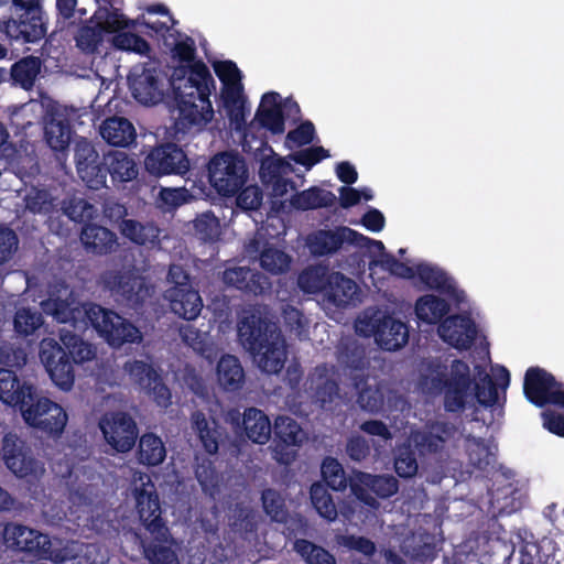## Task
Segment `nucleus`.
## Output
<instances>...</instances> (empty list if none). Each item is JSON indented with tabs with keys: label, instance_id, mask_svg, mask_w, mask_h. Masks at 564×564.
Instances as JSON below:
<instances>
[{
	"label": "nucleus",
	"instance_id": "obj_57",
	"mask_svg": "<svg viewBox=\"0 0 564 564\" xmlns=\"http://www.w3.org/2000/svg\"><path fill=\"white\" fill-rule=\"evenodd\" d=\"M62 341L67 348V354L73 364L80 365L94 359L95 350L93 346L84 341L80 337L76 335H64L62 336Z\"/></svg>",
	"mask_w": 564,
	"mask_h": 564
},
{
	"label": "nucleus",
	"instance_id": "obj_42",
	"mask_svg": "<svg viewBox=\"0 0 564 564\" xmlns=\"http://www.w3.org/2000/svg\"><path fill=\"white\" fill-rule=\"evenodd\" d=\"M354 387L357 390L356 402L362 411L377 414L383 409L384 394L378 384H368V378L361 375L354 377Z\"/></svg>",
	"mask_w": 564,
	"mask_h": 564
},
{
	"label": "nucleus",
	"instance_id": "obj_53",
	"mask_svg": "<svg viewBox=\"0 0 564 564\" xmlns=\"http://www.w3.org/2000/svg\"><path fill=\"white\" fill-rule=\"evenodd\" d=\"M76 45L85 53H95L104 41V32L97 22L89 21L80 25L75 35Z\"/></svg>",
	"mask_w": 564,
	"mask_h": 564
},
{
	"label": "nucleus",
	"instance_id": "obj_8",
	"mask_svg": "<svg viewBox=\"0 0 564 564\" xmlns=\"http://www.w3.org/2000/svg\"><path fill=\"white\" fill-rule=\"evenodd\" d=\"M19 411L24 422L46 436L57 437L67 424L66 411L34 388L31 400H25Z\"/></svg>",
	"mask_w": 564,
	"mask_h": 564
},
{
	"label": "nucleus",
	"instance_id": "obj_63",
	"mask_svg": "<svg viewBox=\"0 0 564 564\" xmlns=\"http://www.w3.org/2000/svg\"><path fill=\"white\" fill-rule=\"evenodd\" d=\"M345 452L349 459L361 463L368 458L371 448L369 442L364 436L352 435L346 442Z\"/></svg>",
	"mask_w": 564,
	"mask_h": 564
},
{
	"label": "nucleus",
	"instance_id": "obj_34",
	"mask_svg": "<svg viewBox=\"0 0 564 564\" xmlns=\"http://www.w3.org/2000/svg\"><path fill=\"white\" fill-rule=\"evenodd\" d=\"M101 3V1H97ZM104 6H100L93 14L91 22H97L104 34H117L119 31L126 29H133L135 21L128 19L118 8H115L112 0L109 3L102 1Z\"/></svg>",
	"mask_w": 564,
	"mask_h": 564
},
{
	"label": "nucleus",
	"instance_id": "obj_45",
	"mask_svg": "<svg viewBox=\"0 0 564 564\" xmlns=\"http://www.w3.org/2000/svg\"><path fill=\"white\" fill-rule=\"evenodd\" d=\"M41 59L35 56H25L15 62L10 72L13 83L25 90L31 89L41 72Z\"/></svg>",
	"mask_w": 564,
	"mask_h": 564
},
{
	"label": "nucleus",
	"instance_id": "obj_43",
	"mask_svg": "<svg viewBox=\"0 0 564 564\" xmlns=\"http://www.w3.org/2000/svg\"><path fill=\"white\" fill-rule=\"evenodd\" d=\"M121 235L131 242L145 246L159 242L160 229L152 223H140L134 219H124L120 224Z\"/></svg>",
	"mask_w": 564,
	"mask_h": 564
},
{
	"label": "nucleus",
	"instance_id": "obj_24",
	"mask_svg": "<svg viewBox=\"0 0 564 564\" xmlns=\"http://www.w3.org/2000/svg\"><path fill=\"white\" fill-rule=\"evenodd\" d=\"M223 281L227 286L253 295L263 294L271 288V282L263 273L248 267L227 268L223 272Z\"/></svg>",
	"mask_w": 564,
	"mask_h": 564
},
{
	"label": "nucleus",
	"instance_id": "obj_14",
	"mask_svg": "<svg viewBox=\"0 0 564 564\" xmlns=\"http://www.w3.org/2000/svg\"><path fill=\"white\" fill-rule=\"evenodd\" d=\"M40 359L56 387L64 391L73 388L74 364L67 351L55 339L44 338L41 341Z\"/></svg>",
	"mask_w": 564,
	"mask_h": 564
},
{
	"label": "nucleus",
	"instance_id": "obj_15",
	"mask_svg": "<svg viewBox=\"0 0 564 564\" xmlns=\"http://www.w3.org/2000/svg\"><path fill=\"white\" fill-rule=\"evenodd\" d=\"M74 160L77 174L90 189H100L107 186V165L105 154L99 155L95 145L85 138L75 142Z\"/></svg>",
	"mask_w": 564,
	"mask_h": 564
},
{
	"label": "nucleus",
	"instance_id": "obj_47",
	"mask_svg": "<svg viewBox=\"0 0 564 564\" xmlns=\"http://www.w3.org/2000/svg\"><path fill=\"white\" fill-rule=\"evenodd\" d=\"M321 473L327 487L335 491L345 490L349 486L350 479H355V477H347L343 465L330 456L324 458Z\"/></svg>",
	"mask_w": 564,
	"mask_h": 564
},
{
	"label": "nucleus",
	"instance_id": "obj_13",
	"mask_svg": "<svg viewBox=\"0 0 564 564\" xmlns=\"http://www.w3.org/2000/svg\"><path fill=\"white\" fill-rule=\"evenodd\" d=\"M106 443L117 453L130 452L137 443L139 430L135 420L124 411H110L99 420Z\"/></svg>",
	"mask_w": 564,
	"mask_h": 564
},
{
	"label": "nucleus",
	"instance_id": "obj_19",
	"mask_svg": "<svg viewBox=\"0 0 564 564\" xmlns=\"http://www.w3.org/2000/svg\"><path fill=\"white\" fill-rule=\"evenodd\" d=\"M305 392L313 403L325 409L339 397V386L334 378L333 367L327 364L316 366L308 375L305 383Z\"/></svg>",
	"mask_w": 564,
	"mask_h": 564
},
{
	"label": "nucleus",
	"instance_id": "obj_11",
	"mask_svg": "<svg viewBox=\"0 0 564 564\" xmlns=\"http://www.w3.org/2000/svg\"><path fill=\"white\" fill-rule=\"evenodd\" d=\"M523 393L538 408L547 404L564 408V383L540 367H530L524 375Z\"/></svg>",
	"mask_w": 564,
	"mask_h": 564
},
{
	"label": "nucleus",
	"instance_id": "obj_31",
	"mask_svg": "<svg viewBox=\"0 0 564 564\" xmlns=\"http://www.w3.org/2000/svg\"><path fill=\"white\" fill-rule=\"evenodd\" d=\"M35 387L25 381L21 382L17 373L9 369H0V401L20 409L25 400H31Z\"/></svg>",
	"mask_w": 564,
	"mask_h": 564
},
{
	"label": "nucleus",
	"instance_id": "obj_23",
	"mask_svg": "<svg viewBox=\"0 0 564 564\" xmlns=\"http://www.w3.org/2000/svg\"><path fill=\"white\" fill-rule=\"evenodd\" d=\"M2 456L8 469L18 477H26L35 471L36 459L25 443L13 433L3 436Z\"/></svg>",
	"mask_w": 564,
	"mask_h": 564
},
{
	"label": "nucleus",
	"instance_id": "obj_56",
	"mask_svg": "<svg viewBox=\"0 0 564 564\" xmlns=\"http://www.w3.org/2000/svg\"><path fill=\"white\" fill-rule=\"evenodd\" d=\"M290 263V256L274 247H265L260 253L261 268L272 274L286 272Z\"/></svg>",
	"mask_w": 564,
	"mask_h": 564
},
{
	"label": "nucleus",
	"instance_id": "obj_27",
	"mask_svg": "<svg viewBox=\"0 0 564 564\" xmlns=\"http://www.w3.org/2000/svg\"><path fill=\"white\" fill-rule=\"evenodd\" d=\"M44 137L47 145L56 152L57 160H64L72 139L69 120L62 113L51 115L44 126Z\"/></svg>",
	"mask_w": 564,
	"mask_h": 564
},
{
	"label": "nucleus",
	"instance_id": "obj_16",
	"mask_svg": "<svg viewBox=\"0 0 564 564\" xmlns=\"http://www.w3.org/2000/svg\"><path fill=\"white\" fill-rule=\"evenodd\" d=\"M122 369L159 406L167 408L171 404V391L151 362L129 359Z\"/></svg>",
	"mask_w": 564,
	"mask_h": 564
},
{
	"label": "nucleus",
	"instance_id": "obj_64",
	"mask_svg": "<svg viewBox=\"0 0 564 564\" xmlns=\"http://www.w3.org/2000/svg\"><path fill=\"white\" fill-rule=\"evenodd\" d=\"M237 206L245 210H257L262 204V192L258 186H243L237 194Z\"/></svg>",
	"mask_w": 564,
	"mask_h": 564
},
{
	"label": "nucleus",
	"instance_id": "obj_41",
	"mask_svg": "<svg viewBox=\"0 0 564 564\" xmlns=\"http://www.w3.org/2000/svg\"><path fill=\"white\" fill-rule=\"evenodd\" d=\"M415 315L419 321L434 325L443 322L451 310L449 303L434 294L420 296L415 302Z\"/></svg>",
	"mask_w": 564,
	"mask_h": 564
},
{
	"label": "nucleus",
	"instance_id": "obj_59",
	"mask_svg": "<svg viewBox=\"0 0 564 564\" xmlns=\"http://www.w3.org/2000/svg\"><path fill=\"white\" fill-rule=\"evenodd\" d=\"M112 45L121 51L147 55L151 47L145 39L132 32L119 31L112 37Z\"/></svg>",
	"mask_w": 564,
	"mask_h": 564
},
{
	"label": "nucleus",
	"instance_id": "obj_26",
	"mask_svg": "<svg viewBox=\"0 0 564 564\" xmlns=\"http://www.w3.org/2000/svg\"><path fill=\"white\" fill-rule=\"evenodd\" d=\"M165 297L171 311L185 321L196 319L203 308V300L194 286L185 289H167Z\"/></svg>",
	"mask_w": 564,
	"mask_h": 564
},
{
	"label": "nucleus",
	"instance_id": "obj_54",
	"mask_svg": "<svg viewBox=\"0 0 564 564\" xmlns=\"http://www.w3.org/2000/svg\"><path fill=\"white\" fill-rule=\"evenodd\" d=\"M261 502L264 513L272 521L283 523L288 518L285 500L282 495L272 488L263 489L261 492Z\"/></svg>",
	"mask_w": 564,
	"mask_h": 564
},
{
	"label": "nucleus",
	"instance_id": "obj_22",
	"mask_svg": "<svg viewBox=\"0 0 564 564\" xmlns=\"http://www.w3.org/2000/svg\"><path fill=\"white\" fill-rule=\"evenodd\" d=\"M128 82L132 97L139 104L152 106L162 101L163 83L155 68L142 67L140 72L134 68V72L128 76Z\"/></svg>",
	"mask_w": 564,
	"mask_h": 564
},
{
	"label": "nucleus",
	"instance_id": "obj_58",
	"mask_svg": "<svg viewBox=\"0 0 564 564\" xmlns=\"http://www.w3.org/2000/svg\"><path fill=\"white\" fill-rule=\"evenodd\" d=\"M380 267L391 275L402 279H413L415 276L414 268L399 261L393 254L384 253L381 258H373L369 261V268Z\"/></svg>",
	"mask_w": 564,
	"mask_h": 564
},
{
	"label": "nucleus",
	"instance_id": "obj_40",
	"mask_svg": "<svg viewBox=\"0 0 564 564\" xmlns=\"http://www.w3.org/2000/svg\"><path fill=\"white\" fill-rule=\"evenodd\" d=\"M218 383L226 391H238L245 382V371L240 360L234 355H224L216 368Z\"/></svg>",
	"mask_w": 564,
	"mask_h": 564
},
{
	"label": "nucleus",
	"instance_id": "obj_37",
	"mask_svg": "<svg viewBox=\"0 0 564 564\" xmlns=\"http://www.w3.org/2000/svg\"><path fill=\"white\" fill-rule=\"evenodd\" d=\"M336 200L337 197L333 192L311 186L292 195L290 204L295 210L307 212L332 207Z\"/></svg>",
	"mask_w": 564,
	"mask_h": 564
},
{
	"label": "nucleus",
	"instance_id": "obj_28",
	"mask_svg": "<svg viewBox=\"0 0 564 564\" xmlns=\"http://www.w3.org/2000/svg\"><path fill=\"white\" fill-rule=\"evenodd\" d=\"M99 133L105 142L116 148H128L137 139L133 123L118 116L106 118L99 127Z\"/></svg>",
	"mask_w": 564,
	"mask_h": 564
},
{
	"label": "nucleus",
	"instance_id": "obj_5",
	"mask_svg": "<svg viewBox=\"0 0 564 564\" xmlns=\"http://www.w3.org/2000/svg\"><path fill=\"white\" fill-rule=\"evenodd\" d=\"M0 31L21 44L40 42L47 32L42 0H12L10 17L0 21Z\"/></svg>",
	"mask_w": 564,
	"mask_h": 564
},
{
	"label": "nucleus",
	"instance_id": "obj_21",
	"mask_svg": "<svg viewBox=\"0 0 564 564\" xmlns=\"http://www.w3.org/2000/svg\"><path fill=\"white\" fill-rule=\"evenodd\" d=\"M437 332L445 343L459 350L469 349L477 337L476 323L465 314L445 317L440 323Z\"/></svg>",
	"mask_w": 564,
	"mask_h": 564
},
{
	"label": "nucleus",
	"instance_id": "obj_25",
	"mask_svg": "<svg viewBox=\"0 0 564 564\" xmlns=\"http://www.w3.org/2000/svg\"><path fill=\"white\" fill-rule=\"evenodd\" d=\"M254 119L261 128L272 134H282L285 130V118L281 106V96L276 91L263 94Z\"/></svg>",
	"mask_w": 564,
	"mask_h": 564
},
{
	"label": "nucleus",
	"instance_id": "obj_36",
	"mask_svg": "<svg viewBox=\"0 0 564 564\" xmlns=\"http://www.w3.org/2000/svg\"><path fill=\"white\" fill-rule=\"evenodd\" d=\"M242 427L248 440L256 444H265L272 434L268 415L257 408H248L242 415Z\"/></svg>",
	"mask_w": 564,
	"mask_h": 564
},
{
	"label": "nucleus",
	"instance_id": "obj_62",
	"mask_svg": "<svg viewBox=\"0 0 564 564\" xmlns=\"http://www.w3.org/2000/svg\"><path fill=\"white\" fill-rule=\"evenodd\" d=\"M328 156L329 152L323 147H311L292 153L290 159L294 163L304 166L306 170H311L315 164Z\"/></svg>",
	"mask_w": 564,
	"mask_h": 564
},
{
	"label": "nucleus",
	"instance_id": "obj_49",
	"mask_svg": "<svg viewBox=\"0 0 564 564\" xmlns=\"http://www.w3.org/2000/svg\"><path fill=\"white\" fill-rule=\"evenodd\" d=\"M310 495L314 509L322 518L329 522L337 519V507L327 487L322 484H314L311 487Z\"/></svg>",
	"mask_w": 564,
	"mask_h": 564
},
{
	"label": "nucleus",
	"instance_id": "obj_29",
	"mask_svg": "<svg viewBox=\"0 0 564 564\" xmlns=\"http://www.w3.org/2000/svg\"><path fill=\"white\" fill-rule=\"evenodd\" d=\"M415 275L430 290H435L441 294L459 302L464 292L458 290L455 281L446 272L437 267L420 263L414 269Z\"/></svg>",
	"mask_w": 564,
	"mask_h": 564
},
{
	"label": "nucleus",
	"instance_id": "obj_61",
	"mask_svg": "<svg viewBox=\"0 0 564 564\" xmlns=\"http://www.w3.org/2000/svg\"><path fill=\"white\" fill-rule=\"evenodd\" d=\"M25 208L33 214H46L52 209L47 191L33 187L24 196Z\"/></svg>",
	"mask_w": 564,
	"mask_h": 564
},
{
	"label": "nucleus",
	"instance_id": "obj_52",
	"mask_svg": "<svg viewBox=\"0 0 564 564\" xmlns=\"http://www.w3.org/2000/svg\"><path fill=\"white\" fill-rule=\"evenodd\" d=\"M294 550L307 564H336V558L329 551L306 539H297Z\"/></svg>",
	"mask_w": 564,
	"mask_h": 564
},
{
	"label": "nucleus",
	"instance_id": "obj_18",
	"mask_svg": "<svg viewBox=\"0 0 564 564\" xmlns=\"http://www.w3.org/2000/svg\"><path fill=\"white\" fill-rule=\"evenodd\" d=\"M378 345L388 351L402 348L409 339L406 324L389 314L375 315L367 321Z\"/></svg>",
	"mask_w": 564,
	"mask_h": 564
},
{
	"label": "nucleus",
	"instance_id": "obj_10",
	"mask_svg": "<svg viewBox=\"0 0 564 564\" xmlns=\"http://www.w3.org/2000/svg\"><path fill=\"white\" fill-rule=\"evenodd\" d=\"M214 70L223 84L221 102L227 117L237 127L245 123V101L242 99V74L230 59L215 62Z\"/></svg>",
	"mask_w": 564,
	"mask_h": 564
},
{
	"label": "nucleus",
	"instance_id": "obj_4",
	"mask_svg": "<svg viewBox=\"0 0 564 564\" xmlns=\"http://www.w3.org/2000/svg\"><path fill=\"white\" fill-rule=\"evenodd\" d=\"M238 337L262 371L278 373L283 369L286 360L285 340L278 325L259 310L245 312L238 323Z\"/></svg>",
	"mask_w": 564,
	"mask_h": 564
},
{
	"label": "nucleus",
	"instance_id": "obj_20",
	"mask_svg": "<svg viewBox=\"0 0 564 564\" xmlns=\"http://www.w3.org/2000/svg\"><path fill=\"white\" fill-rule=\"evenodd\" d=\"M355 230L347 226L334 229H317L306 237V246L314 257L335 254L344 245H354Z\"/></svg>",
	"mask_w": 564,
	"mask_h": 564
},
{
	"label": "nucleus",
	"instance_id": "obj_9",
	"mask_svg": "<svg viewBox=\"0 0 564 564\" xmlns=\"http://www.w3.org/2000/svg\"><path fill=\"white\" fill-rule=\"evenodd\" d=\"M104 284L126 306L134 311L141 310L155 292L154 286L134 268L106 272Z\"/></svg>",
	"mask_w": 564,
	"mask_h": 564
},
{
	"label": "nucleus",
	"instance_id": "obj_46",
	"mask_svg": "<svg viewBox=\"0 0 564 564\" xmlns=\"http://www.w3.org/2000/svg\"><path fill=\"white\" fill-rule=\"evenodd\" d=\"M357 480L381 499H388L399 490V481L392 475H371L357 471Z\"/></svg>",
	"mask_w": 564,
	"mask_h": 564
},
{
	"label": "nucleus",
	"instance_id": "obj_32",
	"mask_svg": "<svg viewBox=\"0 0 564 564\" xmlns=\"http://www.w3.org/2000/svg\"><path fill=\"white\" fill-rule=\"evenodd\" d=\"M86 308L87 303L80 304L67 299L55 297L43 302L45 313L51 314L58 323L70 324L73 327H77L79 322L87 326Z\"/></svg>",
	"mask_w": 564,
	"mask_h": 564
},
{
	"label": "nucleus",
	"instance_id": "obj_6",
	"mask_svg": "<svg viewBox=\"0 0 564 564\" xmlns=\"http://www.w3.org/2000/svg\"><path fill=\"white\" fill-rule=\"evenodd\" d=\"M87 327L91 326L112 348L126 344H140L143 334L139 327L111 310L96 303H87L85 311Z\"/></svg>",
	"mask_w": 564,
	"mask_h": 564
},
{
	"label": "nucleus",
	"instance_id": "obj_35",
	"mask_svg": "<svg viewBox=\"0 0 564 564\" xmlns=\"http://www.w3.org/2000/svg\"><path fill=\"white\" fill-rule=\"evenodd\" d=\"M358 292L359 288L352 279L340 272H332L324 299L337 307H345L354 301Z\"/></svg>",
	"mask_w": 564,
	"mask_h": 564
},
{
	"label": "nucleus",
	"instance_id": "obj_38",
	"mask_svg": "<svg viewBox=\"0 0 564 564\" xmlns=\"http://www.w3.org/2000/svg\"><path fill=\"white\" fill-rule=\"evenodd\" d=\"M193 431L197 434L204 451L209 455H215L219 449L221 433L215 420L209 422L204 412L196 410L191 414Z\"/></svg>",
	"mask_w": 564,
	"mask_h": 564
},
{
	"label": "nucleus",
	"instance_id": "obj_50",
	"mask_svg": "<svg viewBox=\"0 0 564 564\" xmlns=\"http://www.w3.org/2000/svg\"><path fill=\"white\" fill-rule=\"evenodd\" d=\"M467 454L470 464L480 470H486L496 462V454L490 444L481 437L468 440Z\"/></svg>",
	"mask_w": 564,
	"mask_h": 564
},
{
	"label": "nucleus",
	"instance_id": "obj_60",
	"mask_svg": "<svg viewBox=\"0 0 564 564\" xmlns=\"http://www.w3.org/2000/svg\"><path fill=\"white\" fill-rule=\"evenodd\" d=\"M34 530L22 524L8 523L3 530V540L8 547L22 552L23 543L32 539Z\"/></svg>",
	"mask_w": 564,
	"mask_h": 564
},
{
	"label": "nucleus",
	"instance_id": "obj_51",
	"mask_svg": "<svg viewBox=\"0 0 564 564\" xmlns=\"http://www.w3.org/2000/svg\"><path fill=\"white\" fill-rule=\"evenodd\" d=\"M275 442L284 446H295L302 443V429L289 416H278L273 427Z\"/></svg>",
	"mask_w": 564,
	"mask_h": 564
},
{
	"label": "nucleus",
	"instance_id": "obj_44",
	"mask_svg": "<svg viewBox=\"0 0 564 564\" xmlns=\"http://www.w3.org/2000/svg\"><path fill=\"white\" fill-rule=\"evenodd\" d=\"M330 274L332 272L326 267H308L300 273L297 284L305 293L324 296L327 285L330 284Z\"/></svg>",
	"mask_w": 564,
	"mask_h": 564
},
{
	"label": "nucleus",
	"instance_id": "obj_12",
	"mask_svg": "<svg viewBox=\"0 0 564 564\" xmlns=\"http://www.w3.org/2000/svg\"><path fill=\"white\" fill-rule=\"evenodd\" d=\"M22 552L32 554L39 560L51 561L56 564H63L68 561L80 557L87 545L74 540H63L50 538L34 530L32 539L23 543Z\"/></svg>",
	"mask_w": 564,
	"mask_h": 564
},
{
	"label": "nucleus",
	"instance_id": "obj_17",
	"mask_svg": "<svg viewBox=\"0 0 564 564\" xmlns=\"http://www.w3.org/2000/svg\"><path fill=\"white\" fill-rule=\"evenodd\" d=\"M144 166L154 176L181 175L189 171V160L184 150L175 143L166 142L153 148L145 156Z\"/></svg>",
	"mask_w": 564,
	"mask_h": 564
},
{
	"label": "nucleus",
	"instance_id": "obj_39",
	"mask_svg": "<svg viewBox=\"0 0 564 564\" xmlns=\"http://www.w3.org/2000/svg\"><path fill=\"white\" fill-rule=\"evenodd\" d=\"M140 465L155 467L161 465L166 457V448L162 438L152 432L142 434L135 452Z\"/></svg>",
	"mask_w": 564,
	"mask_h": 564
},
{
	"label": "nucleus",
	"instance_id": "obj_3",
	"mask_svg": "<svg viewBox=\"0 0 564 564\" xmlns=\"http://www.w3.org/2000/svg\"><path fill=\"white\" fill-rule=\"evenodd\" d=\"M133 498L138 519L150 534L151 541L141 539L142 554L150 564H180L178 555L171 544L174 542L166 520L163 518L161 500L152 480L134 487Z\"/></svg>",
	"mask_w": 564,
	"mask_h": 564
},
{
	"label": "nucleus",
	"instance_id": "obj_48",
	"mask_svg": "<svg viewBox=\"0 0 564 564\" xmlns=\"http://www.w3.org/2000/svg\"><path fill=\"white\" fill-rule=\"evenodd\" d=\"M419 469L416 448L411 443L399 445L394 454V470L401 478L408 479L416 475Z\"/></svg>",
	"mask_w": 564,
	"mask_h": 564
},
{
	"label": "nucleus",
	"instance_id": "obj_2",
	"mask_svg": "<svg viewBox=\"0 0 564 564\" xmlns=\"http://www.w3.org/2000/svg\"><path fill=\"white\" fill-rule=\"evenodd\" d=\"M497 381L498 383L485 371H479L478 381H474L469 365L462 359H454L451 364L449 375L437 373L432 379V386L443 392L445 411L457 413L465 410L473 386L476 401L485 408H494L498 404L499 387L503 391V401L500 404L502 408L506 402V390L510 384V372L507 368H500Z\"/></svg>",
	"mask_w": 564,
	"mask_h": 564
},
{
	"label": "nucleus",
	"instance_id": "obj_7",
	"mask_svg": "<svg viewBox=\"0 0 564 564\" xmlns=\"http://www.w3.org/2000/svg\"><path fill=\"white\" fill-rule=\"evenodd\" d=\"M212 187L221 197H234L246 185L249 171L246 160L236 152L215 154L207 164Z\"/></svg>",
	"mask_w": 564,
	"mask_h": 564
},
{
	"label": "nucleus",
	"instance_id": "obj_1",
	"mask_svg": "<svg viewBox=\"0 0 564 564\" xmlns=\"http://www.w3.org/2000/svg\"><path fill=\"white\" fill-rule=\"evenodd\" d=\"M172 53L173 57L186 64L175 67L170 79L177 109L172 135L181 140L191 130L199 131L213 120L209 97L215 89V80L207 65L195 59L196 47L192 37L176 42Z\"/></svg>",
	"mask_w": 564,
	"mask_h": 564
},
{
	"label": "nucleus",
	"instance_id": "obj_30",
	"mask_svg": "<svg viewBox=\"0 0 564 564\" xmlns=\"http://www.w3.org/2000/svg\"><path fill=\"white\" fill-rule=\"evenodd\" d=\"M105 171L113 186L131 182L138 177L139 170L132 156L123 151L110 150L105 153Z\"/></svg>",
	"mask_w": 564,
	"mask_h": 564
},
{
	"label": "nucleus",
	"instance_id": "obj_55",
	"mask_svg": "<svg viewBox=\"0 0 564 564\" xmlns=\"http://www.w3.org/2000/svg\"><path fill=\"white\" fill-rule=\"evenodd\" d=\"M42 313L30 307H22L15 312L14 330L21 336L33 335L43 325Z\"/></svg>",
	"mask_w": 564,
	"mask_h": 564
},
{
	"label": "nucleus",
	"instance_id": "obj_33",
	"mask_svg": "<svg viewBox=\"0 0 564 564\" xmlns=\"http://www.w3.org/2000/svg\"><path fill=\"white\" fill-rule=\"evenodd\" d=\"M85 248L99 256L111 253L117 246V236L106 227L86 224L80 234Z\"/></svg>",
	"mask_w": 564,
	"mask_h": 564
}]
</instances>
